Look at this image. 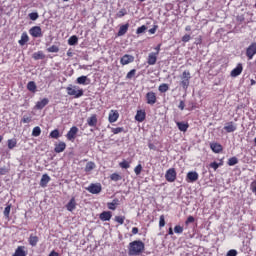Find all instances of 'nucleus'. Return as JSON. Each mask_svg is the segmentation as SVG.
I'll return each instance as SVG.
<instances>
[{"mask_svg":"<svg viewBox=\"0 0 256 256\" xmlns=\"http://www.w3.org/2000/svg\"><path fill=\"white\" fill-rule=\"evenodd\" d=\"M119 167H121V169H129V167H131V161L123 160L119 163Z\"/></svg>","mask_w":256,"mask_h":256,"instance_id":"33","label":"nucleus"},{"mask_svg":"<svg viewBox=\"0 0 256 256\" xmlns=\"http://www.w3.org/2000/svg\"><path fill=\"white\" fill-rule=\"evenodd\" d=\"M77 208V202L75 197H72L70 201L66 204L67 211L73 212Z\"/></svg>","mask_w":256,"mask_h":256,"instance_id":"18","label":"nucleus"},{"mask_svg":"<svg viewBox=\"0 0 256 256\" xmlns=\"http://www.w3.org/2000/svg\"><path fill=\"white\" fill-rule=\"evenodd\" d=\"M164 226H165V215H161L159 220V227L162 228Z\"/></svg>","mask_w":256,"mask_h":256,"instance_id":"54","label":"nucleus"},{"mask_svg":"<svg viewBox=\"0 0 256 256\" xmlns=\"http://www.w3.org/2000/svg\"><path fill=\"white\" fill-rule=\"evenodd\" d=\"M134 61H135V56H133L131 54H124L120 58V64L123 66L129 65L130 63H133Z\"/></svg>","mask_w":256,"mask_h":256,"instance_id":"8","label":"nucleus"},{"mask_svg":"<svg viewBox=\"0 0 256 256\" xmlns=\"http://www.w3.org/2000/svg\"><path fill=\"white\" fill-rule=\"evenodd\" d=\"M182 41H183V43H189V41H191V35L185 34V35L182 37Z\"/></svg>","mask_w":256,"mask_h":256,"instance_id":"55","label":"nucleus"},{"mask_svg":"<svg viewBox=\"0 0 256 256\" xmlns=\"http://www.w3.org/2000/svg\"><path fill=\"white\" fill-rule=\"evenodd\" d=\"M157 29H159V26L154 25L151 29L148 30V33H150V35H155V33H157Z\"/></svg>","mask_w":256,"mask_h":256,"instance_id":"52","label":"nucleus"},{"mask_svg":"<svg viewBox=\"0 0 256 256\" xmlns=\"http://www.w3.org/2000/svg\"><path fill=\"white\" fill-rule=\"evenodd\" d=\"M11 204H8L5 209H4V217H6V219H9V215H11Z\"/></svg>","mask_w":256,"mask_h":256,"instance_id":"41","label":"nucleus"},{"mask_svg":"<svg viewBox=\"0 0 256 256\" xmlns=\"http://www.w3.org/2000/svg\"><path fill=\"white\" fill-rule=\"evenodd\" d=\"M28 243L31 245V247H37V244L39 243V237L31 234L28 238Z\"/></svg>","mask_w":256,"mask_h":256,"instance_id":"22","label":"nucleus"},{"mask_svg":"<svg viewBox=\"0 0 256 256\" xmlns=\"http://www.w3.org/2000/svg\"><path fill=\"white\" fill-rule=\"evenodd\" d=\"M49 181H51V177L47 174H43L40 180V187H47Z\"/></svg>","mask_w":256,"mask_h":256,"instance_id":"25","label":"nucleus"},{"mask_svg":"<svg viewBox=\"0 0 256 256\" xmlns=\"http://www.w3.org/2000/svg\"><path fill=\"white\" fill-rule=\"evenodd\" d=\"M41 135V127L36 126L32 130V137H39Z\"/></svg>","mask_w":256,"mask_h":256,"instance_id":"40","label":"nucleus"},{"mask_svg":"<svg viewBox=\"0 0 256 256\" xmlns=\"http://www.w3.org/2000/svg\"><path fill=\"white\" fill-rule=\"evenodd\" d=\"M110 179L111 181H121V179H123V177L119 174V173H113L110 175Z\"/></svg>","mask_w":256,"mask_h":256,"instance_id":"38","label":"nucleus"},{"mask_svg":"<svg viewBox=\"0 0 256 256\" xmlns=\"http://www.w3.org/2000/svg\"><path fill=\"white\" fill-rule=\"evenodd\" d=\"M176 125H177L179 131H182V133H187V129H189V123H187V122H176Z\"/></svg>","mask_w":256,"mask_h":256,"instance_id":"24","label":"nucleus"},{"mask_svg":"<svg viewBox=\"0 0 256 256\" xmlns=\"http://www.w3.org/2000/svg\"><path fill=\"white\" fill-rule=\"evenodd\" d=\"M178 108L183 111L185 109V102L183 100L180 101Z\"/></svg>","mask_w":256,"mask_h":256,"instance_id":"60","label":"nucleus"},{"mask_svg":"<svg viewBox=\"0 0 256 256\" xmlns=\"http://www.w3.org/2000/svg\"><path fill=\"white\" fill-rule=\"evenodd\" d=\"M15 147H17V140L9 139L8 140V149H15Z\"/></svg>","mask_w":256,"mask_h":256,"instance_id":"42","label":"nucleus"},{"mask_svg":"<svg viewBox=\"0 0 256 256\" xmlns=\"http://www.w3.org/2000/svg\"><path fill=\"white\" fill-rule=\"evenodd\" d=\"M46 105H49V99L44 98L41 101H38L35 105L36 109H44Z\"/></svg>","mask_w":256,"mask_h":256,"instance_id":"27","label":"nucleus"},{"mask_svg":"<svg viewBox=\"0 0 256 256\" xmlns=\"http://www.w3.org/2000/svg\"><path fill=\"white\" fill-rule=\"evenodd\" d=\"M78 85H87V76H80L77 78Z\"/></svg>","mask_w":256,"mask_h":256,"instance_id":"43","label":"nucleus"},{"mask_svg":"<svg viewBox=\"0 0 256 256\" xmlns=\"http://www.w3.org/2000/svg\"><path fill=\"white\" fill-rule=\"evenodd\" d=\"M111 133H113L114 135H119V133H127V131H125V128L123 127H117L111 128Z\"/></svg>","mask_w":256,"mask_h":256,"instance_id":"32","label":"nucleus"},{"mask_svg":"<svg viewBox=\"0 0 256 256\" xmlns=\"http://www.w3.org/2000/svg\"><path fill=\"white\" fill-rule=\"evenodd\" d=\"M165 179L168 183H174L177 179V171H175V168H170L166 171Z\"/></svg>","mask_w":256,"mask_h":256,"instance_id":"5","label":"nucleus"},{"mask_svg":"<svg viewBox=\"0 0 256 256\" xmlns=\"http://www.w3.org/2000/svg\"><path fill=\"white\" fill-rule=\"evenodd\" d=\"M174 233H177L178 235H181V233H183V227L181 225H176L174 227Z\"/></svg>","mask_w":256,"mask_h":256,"instance_id":"50","label":"nucleus"},{"mask_svg":"<svg viewBox=\"0 0 256 256\" xmlns=\"http://www.w3.org/2000/svg\"><path fill=\"white\" fill-rule=\"evenodd\" d=\"M28 16L31 21H37V19H39V13L37 12H32Z\"/></svg>","mask_w":256,"mask_h":256,"instance_id":"47","label":"nucleus"},{"mask_svg":"<svg viewBox=\"0 0 256 256\" xmlns=\"http://www.w3.org/2000/svg\"><path fill=\"white\" fill-rule=\"evenodd\" d=\"M9 173V170L7 168H0V175H7Z\"/></svg>","mask_w":256,"mask_h":256,"instance_id":"61","label":"nucleus"},{"mask_svg":"<svg viewBox=\"0 0 256 256\" xmlns=\"http://www.w3.org/2000/svg\"><path fill=\"white\" fill-rule=\"evenodd\" d=\"M237 163H239V159L233 156L230 159H228L227 165H229V167H233V165H237Z\"/></svg>","mask_w":256,"mask_h":256,"instance_id":"34","label":"nucleus"},{"mask_svg":"<svg viewBox=\"0 0 256 256\" xmlns=\"http://www.w3.org/2000/svg\"><path fill=\"white\" fill-rule=\"evenodd\" d=\"M220 165H223V164L222 163H217V162L210 163V167H211V169H214V171H217V169H219Z\"/></svg>","mask_w":256,"mask_h":256,"instance_id":"51","label":"nucleus"},{"mask_svg":"<svg viewBox=\"0 0 256 256\" xmlns=\"http://www.w3.org/2000/svg\"><path fill=\"white\" fill-rule=\"evenodd\" d=\"M50 137H51V139H59V137H60L59 130L55 129V130L51 131Z\"/></svg>","mask_w":256,"mask_h":256,"instance_id":"45","label":"nucleus"},{"mask_svg":"<svg viewBox=\"0 0 256 256\" xmlns=\"http://www.w3.org/2000/svg\"><path fill=\"white\" fill-rule=\"evenodd\" d=\"M48 53H59V46L52 45L49 48H47Z\"/></svg>","mask_w":256,"mask_h":256,"instance_id":"44","label":"nucleus"},{"mask_svg":"<svg viewBox=\"0 0 256 256\" xmlns=\"http://www.w3.org/2000/svg\"><path fill=\"white\" fill-rule=\"evenodd\" d=\"M79 42V38L75 35L71 36L69 39H68V44L69 45H77V43Z\"/></svg>","mask_w":256,"mask_h":256,"instance_id":"37","label":"nucleus"},{"mask_svg":"<svg viewBox=\"0 0 256 256\" xmlns=\"http://www.w3.org/2000/svg\"><path fill=\"white\" fill-rule=\"evenodd\" d=\"M250 190L252 191V193H256V180L251 182Z\"/></svg>","mask_w":256,"mask_h":256,"instance_id":"56","label":"nucleus"},{"mask_svg":"<svg viewBox=\"0 0 256 256\" xmlns=\"http://www.w3.org/2000/svg\"><path fill=\"white\" fill-rule=\"evenodd\" d=\"M118 205H119V199H117V198L112 200V202L107 203V207H108V209H110V211H115V209H117Z\"/></svg>","mask_w":256,"mask_h":256,"instance_id":"29","label":"nucleus"},{"mask_svg":"<svg viewBox=\"0 0 256 256\" xmlns=\"http://www.w3.org/2000/svg\"><path fill=\"white\" fill-rule=\"evenodd\" d=\"M21 121H22V123H31V117H29V116L25 117L24 116Z\"/></svg>","mask_w":256,"mask_h":256,"instance_id":"59","label":"nucleus"},{"mask_svg":"<svg viewBox=\"0 0 256 256\" xmlns=\"http://www.w3.org/2000/svg\"><path fill=\"white\" fill-rule=\"evenodd\" d=\"M33 59H35V61H39V59H45V54H43L41 51L35 52L33 54Z\"/></svg>","mask_w":256,"mask_h":256,"instance_id":"35","label":"nucleus"},{"mask_svg":"<svg viewBox=\"0 0 256 256\" xmlns=\"http://www.w3.org/2000/svg\"><path fill=\"white\" fill-rule=\"evenodd\" d=\"M125 15H127V10L125 8L121 9L118 13H117V17L121 18V17H125Z\"/></svg>","mask_w":256,"mask_h":256,"instance_id":"53","label":"nucleus"},{"mask_svg":"<svg viewBox=\"0 0 256 256\" xmlns=\"http://www.w3.org/2000/svg\"><path fill=\"white\" fill-rule=\"evenodd\" d=\"M145 97L147 105H155V103H157V94H155V92L150 91Z\"/></svg>","mask_w":256,"mask_h":256,"instance_id":"10","label":"nucleus"},{"mask_svg":"<svg viewBox=\"0 0 256 256\" xmlns=\"http://www.w3.org/2000/svg\"><path fill=\"white\" fill-rule=\"evenodd\" d=\"M118 119H119V111L111 110L108 116L109 123H116Z\"/></svg>","mask_w":256,"mask_h":256,"instance_id":"14","label":"nucleus"},{"mask_svg":"<svg viewBox=\"0 0 256 256\" xmlns=\"http://www.w3.org/2000/svg\"><path fill=\"white\" fill-rule=\"evenodd\" d=\"M67 94L74 99H79V97H83V89L79 88V86H68L66 88Z\"/></svg>","mask_w":256,"mask_h":256,"instance_id":"2","label":"nucleus"},{"mask_svg":"<svg viewBox=\"0 0 256 256\" xmlns=\"http://www.w3.org/2000/svg\"><path fill=\"white\" fill-rule=\"evenodd\" d=\"M18 43L19 45H21V47L29 43V35L27 34V32L22 33L21 39L18 41Z\"/></svg>","mask_w":256,"mask_h":256,"instance_id":"28","label":"nucleus"},{"mask_svg":"<svg viewBox=\"0 0 256 256\" xmlns=\"http://www.w3.org/2000/svg\"><path fill=\"white\" fill-rule=\"evenodd\" d=\"M158 91H160V93H167L169 91V85L165 83L161 84Z\"/></svg>","mask_w":256,"mask_h":256,"instance_id":"39","label":"nucleus"},{"mask_svg":"<svg viewBox=\"0 0 256 256\" xmlns=\"http://www.w3.org/2000/svg\"><path fill=\"white\" fill-rule=\"evenodd\" d=\"M27 89L28 91H31V93H35V91H37V84H35L34 81H30L27 84Z\"/></svg>","mask_w":256,"mask_h":256,"instance_id":"31","label":"nucleus"},{"mask_svg":"<svg viewBox=\"0 0 256 256\" xmlns=\"http://www.w3.org/2000/svg\"><path fill=\"white\" fill-rule=\"evenodd\" d=\"M98 119L97 114H92L89 118H87V125L89 127H97Z\"/></svg>","mask_w":256,"mask_h":256,"instance_id":"17","label":"nucleus"},{"mask_svg":"<svg viewBox=\"0 0 256 256\" xmlns=\"http://www.w3.org/2000/svg\"><path fill=\"white\" fill-rule=\"evenodd\" d=\"M135 75H137V70L136 69H132L130 70L127 74H126V79L131 81V79H133V77H135Z\"/></svg>","mask_w":256,"mask_h":256,"instance_id":"36","label":"nucleus"},{"mask_svg":"<svg viewBox=\"0 0 256 256\" xmlns=\"http://www.w3.org/2000/svg\"><path fill=\"white\" fill-rule=\"evenodd\" d=\"M256 55V42H252L247 48H246V57L248 61H251Z\"/></svg>","mask_w":256,"mask_h":256,"instance_id":"4","label":"nucleus"},{"mask_svg":"<svg viewBox=\"0 0 256 256\" xmlns=\"http://www.w3.org/2000/svg\"><path fill=\"white\" fill-rule=\"evenodd\" d=\"M65 149H67V144H65V142H59L55 145L54 151L55 153H63Z\"/></svg>","mask_w":256,"mask_h":256,"instance_id":"21","label":"nucleus"},{"mask_svg":"<svg viewBox=\"0 0 256 256\" xmlns=\"http://www.w3.org/2000/svg\"><path fill=\"white\" fill-rule=\"evenodd\" d=\"M189 223H195V217L189 216L185 221V225H189Z\"/></svg>","mask_w":256,"mask_h":256,"instance_id":"57","label":"nucleus"},{"mask_svg":"<svg viewBox=\"0 0 256 256\" xmlns=\"http://www.w3.org/2000/svg\"><path fill=\"white\" fill-rule=\"evenodd\" d=\"M199 180V173L196 171H190L186 175V181L187 183H195V181Z\"/></svg>","mask_w":256,"mask_h":256,"instance_id":"11","label":"nucleus"},{"mask_svg":"<svg viewBox=\"0 0 256 256\" xmlns=\"http://www.w3.org/2000/svg\"><path fill=\"white\" fill-rule=\"evenodd\" d=\"M86 190L89 192V193H92V195H99V193L102 191V187H101V184H90Z\"/></svg>","mask_w":256,"mask_h":256,"instance_id":"7","label":"nucleus"},{"mask_svg":"<svg viewBox=\"0 0 256 256\" xmlns=\"http://www.w3.org/2000/svg\"><path fill=\"white\" fill-rule=\"evenodd\" d=\"M77 133H79V128H77V126H73L66 134V138L68 139V141H75Z\"/></svg>","mask_w":256,"mask_h":256,"instance_id":"9","label":"nucleus"},{"mask_svg":"<svg viewBox=\"0 0 256 256\" xmlns=\"http://www.w3.org/2000/svg\"><path fill=\"white\" fill-rule=\"evenodd\" d=\"M114 221L119 223V225H123L125 223V216H115Z\"/></svg>","mask_w":256,"mask_h":256,"instance_id":"46","label":"nucleus"},{"mask_svg":"<svg viewBox=\"0 0 256 256\" xmlns=\"http://www.w3.org/2000/svg\"><path fill=\"white\" fill-rule=\"evenodd\" d=\"M145 117H147L145 110H138L135 115V119L138 123H143V121H145Z\"/></svg>","mask_w":256,"mask_h":256,"instance_id":"20","label":"nucleus"},{"mask_svg":"<svg viewBox=\"0 0 256 256\" xmlns=\"http://www.w3.org/2000/svg\"><path fill=\"white\" fill-rule=\"evenodd\" d=\"M224 131H226V133H235V131H237V124L234 122H227L224 126Z\"/></svg>","mask_w":256,"mask_h":256,"instance_id":"12","label":"nucleus"},{"mask_svg":"<svg viewBox=\"0 0 256 256\" xmlns=\"http://www.w3.org/2000/svg\"><path fill=\"white\" fill-rule=\"evenodd\" d=\"M137 233H139V228L133 227L132 228V235H137Z\"/></svg>","mask_w":256,"mask_h":256,"instance_id":"62","label":"nucleus"},{"mask_svg":"<svg viewBox=\"0 0 256 256\" xmlns=\"http://www.w3.org/2000/svg\"><path fill=\"white\" fill-rule=\"evenodd\" d=\"M111 217H113V213H111V211H103L99 215L100 221H111Z\"/></svg>","mask_w":256,"mask_h":256,"instance_id":"19","label":"nucleus"},{"mask_svg":"<svg viewBox=\"0 0 256 256\" xmlns=\"http://www.w3.org/2000/svg\"><path fill=\"white\" fill-rule=\"evenodd\" d=\"M12 256H27V247L18 246Z\"/></svg>","mask_w":256,"mask_h":256,"instance_id":"15","label":"nucleus"},{"mask_svg":"<svg viewBox=\"0 0 256 256\" xmlns=\"http://www.w3.org/2000/svg\"><path fill=\"white\" fill-rule=\"evenodd\" d=\"M181 82L180 85L183 89H189V83L191 81V72L189 70H185L180 76Z\"/></svg>","mask_w":256,"mask_h":256,"instance_id":"3","label":"nucleus"},{"mask_svg":"<svg viewBox=\"0 0 256 256\" xmlns=\"http://www.w3.org/2000/svg\"><path fill=\"white\" fill-rule=\"evenodd\" d=\"M29 34L35 39L41 38L43 37V30L41 29V26H33L29 29Z\"/></svg>","mask_w":256,"mask_h":256,"instance_id":"6","label":"nucleus"},{"mask_svg":"<svg viewBox=\"0 0 256 256\" xmlns=\"http://www.w3.org/2000/svg\"><path fill=\"white\" fill-rule=\"evenodd\" d=\"M243 73V64L239 63L237 66L230 72L231 77H239Z\"/></svg>","mask_w":256,"mask_h":256,"instance_id":"13","label":"nucleus"},{"mask_svg":"<svg viewBox=\"0 0 256 256\" xmlns=\"http://www.w3.org/2000/svg\"><path fill=\"white\" fill-rule=\"evenodd\" d=\"M210 149H212L213 153H222L223 145L217 142L210 143Z\"/></svg>","mask_w":256,"mask_h":256,"instance_id":"16","label":"nucleus"},{"mask_svg":"<svg viewBox=\"0 0 256 256\" xmlns=\"http://www.w3.org/2000/svg\"><path fill=\"white\" fill-rule=\"evenodd\" d=\"M237 255V250L231 249L227 252L226 256H236Z\"/></svg>","mask_w":256,"mask_h":256,"instance_id":"58","label":"nucleus"},{"mask_svg":"<svg viewBox=\"0 0 256 256\" xmlns=\"http://www.w3.org/2000/svg\"><path fill=\"white\" fill-rule=\"evenodd\" d=\"M157 57H158L157 53H154V52L150 53L147 59L148 65H155V63H157Z\"/></svg>","mask_w":256,"mask_h":256,"instance_id":"23","label":"nucleus"},{"mask_svg":"<svg viewBox=\"0 0 256 256\" xmlns=\"http://www.w3.org/2000/svg\"><path fill=\"white\" fill-rule=\"evenodd\" d=\"M145 251V243L141 240H135L129 243V255H141Z\"/></svg>","mask_w":256,"mask_h":256,"instance_id":"1","label":"nucleus"},{"mask_svg":"<svg viewBox=\"0 0 256 256\" xmlns=\"http://www.w3.org/2000/svg\"><path fill=\"white\" fill-rule=\"evenodd\" d=\"M143 171V166L141 164H138L135 168H134V172L136 175H141V172Z\"/></svg>","mask_w":256,"mask_h":256,"instance_id":"49","label":"nucleus"},{"mask_svg":"<svg viewBox=\"0 0 256 256\" xmlns=\"http://www.w3.org/2000/svg\"><path fill=\"white\" fill-rule=\"evenodd\" d=\"M127 31H129V23L120 26L117 36L123 37V35H125Z\"/></svg>","mask_w":256,"mask_h":256,"instance_id":"26","label":"nucleus"},{"mask_svg":"<svg viewBox=\"0 0 256 256\" xmlns=\"http://www.w3.org/2000/svg\"><path fill=\"white\" fill-rule=\"evenodd\" d=\"M49 256H59V253L56 252L55 250H52L49 254Z\"/></svg>","mask_w":256,"mask_h":256,"instance_id":"64","label":"nucleus"},{"mask_svg":"<svg viewBox=\"0 0 256 256\" xmlns=\"http://www.w3.org/2000/svg\"><path fill=\"white\" fill-rule=\"evenodd\" d=\"M155 51L154 53H157V55L159 56V51H161V44H158L156 47H155Z\"/></svg>","mask_w":256,"mask_h":256,"instance_id":"63","label":"nucleus"},{"mask_svg":"<svg viewBox=\"0 0 256 256\" xmlns=\"http://www.w3.org/2000/svg\"><path fill=\"white\" fill-rule=\"evenodd\" d=\"M147 31V26L142 25L141 27H138L136 30L137 35H141V33H145Z\"/></svg>","mask_w":256,"mask_h":256,"instance_id":"48","label":"nucleus"},{"mask_svg":"<svg viewBox=\"0 0 256 256\" xmlns=\"http://www.w3.org/2000/svg\"><path fill=\"white\" fill-rule=\"evenodd\" d=\"M95 167H96L95 162L90 161L85 166V172L86 173H91V171H93V169H95Z\"/></svg>","mask_w":256,"mask_h":256,"instance_id":"30","label":"nucleus"}]
</instances>
